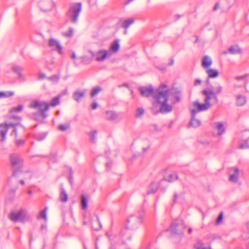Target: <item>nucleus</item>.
Wrapping results in <instances>:
<instances>
[{
    "mask_svg": "<svg viewBox=\"0 0 249 249\" xmlns=\"http://www.w3.org/2000/svg\"><path fill=\"white\" fill-rule=\"evenodd\" d=\"M158 188V185L156 183H152L150 186V189L148 191V194L155 193L157 191Z\"/></svg>",
    "mask_w": 249,
    "mask_h": 249,
    "instance_id": "31",
    "label": "nucleus"
},
{
    "mask_svg": "<svg viewBox=\"0 0 249 249\" xmlns=\"http://www.w3.org/2000/svg\"><path fill=\"white\" fill-rule=\"evenodd\" d=\"M82 8L81 2H73L70 4L67 15L71 18L73 22H77L78 17L82 11Z\"/></svg>",
    "mask_w": 249,
    "mask_h": 249,
    "instance_id": "3",
    "label": "nucleus"
},
{
    "mask_svg": "<svg viewBox=\"0 0 249 249\" xmlns=\"http://www.w3.org/2000/svg\"><path fill=\"white\" fill-rule=\"evenodd\" d=\"M133 0H127L125 2V4L127 5L128 4H129L130 2H131L132 1H133Z\"/></svg>",
    "mask_w": 249,
    "mask_h": 249,
    "instance_id": "53",
    "label": "nucleus"
},
{
    "mask_svg": "<svg viewBox=\"0 0 249 249\" xmlns=\"http://www.w3.org/2000/svg\"><path fill=\"white\" fill-rule=\"evenodd\" d=\"M174 63V60H172L170 63V65H172Z\"/></svg>",
    "mask_w": 249,
    "mask_h": 249,
    "instance_id": "60",
    "label": "nucleus"
},
{
    "mask_svg": "<svg viewBox=\"0 0 249 249\" xmlns=\"http://www.w3.org/2000/svg\"><path fill=\"white\" fill-rule=\"evenodd\" d=\"M216 128L218 130V134L221 135L225 132V128L223 124L221 122H218L215 123Z\"/></svg>",
    "mask_w": 249,
    "mask_h": 249,
    "instance_id": "26",
    "label": "nucleus"
},
{
    "mask_svg": "<svg viewBox=\"0 0 249 249\" xmlns=\"http://www.w3.org/2000/svg\"><path fill=\"white\" fill-rule=\"evenodd\" d=\"M24 141L23 140H17L16 145L18 146L22 145L24 144Z\"/></svg>",
    "mask_w": 249,
    "mask_h": 249,
    "instance_id": "43",
    "label": "nucleus"
},
{
    "mask_svg": "<svg viewBox=\"0 0 249 249\" xmlns=\"http://www.w3.org/2000/svg\"><path fill=\"white\" fill-rule=\"evenodd\" d=\"M196 249H208V248H206V247H202V248H196Z\"/></svg>",
    "mask_w": 249,
    "mask_h": 249,
    "instance_id": "57",
    "label": "nucleus"
},
{
    "mask_svg": "<svg viewBox=\"0 0 249 249\" xmlns=\"http://www.w3.org/2000/svg\"><path fill=\"white\" fill-rule=\"evenodd\" d=\"M144 113V109L142 108H138L137 110L136 115L137 117H140L142 116Z\"/></svg>",
    "mask_w": 249,
    "mask_h": 249,
    "instance_id": "40",
    "label": "nucleus"
},
{
    "mask_svg": "<svg viewBox=\"0 0 249 249\" xmlns=\"http://www.w3.org/2000/svg\"><path fill=\"white\" fill-rule=\"evenodd\" d=\"M89 53L93 57H96L95 59L98 62L104 61L107 57L111 56L110 52L103 49L99 50L95 54L92 51H89Z\"/></svg>",
    "mask_w": 249,
    "mask_h": 249,
    "instance_id": "9",
    "label": "nucleus"
},
{
    "mask_svg": "<svg viewBox=\"0 0 249 249\" xmlns=\"http://www.w3.org/2000/svg\"><path fill=\"white\" fill-rule=\"evenodd\" d=\"M9 126L6 123L0 124V142H3L6 139V136Z\"/></svg>",
    "mask_w": 249,
    "mask_h": 249,
    "instance_id": "14",
    "label": "nucleus"
},
{
    "mask_svg": "<svg viewBox=\"0 0 249 249\" xmlns=\"http://www.w3.org/2000/svg\"><path fill=\"white\" fill-rule=\"evenodd\" d=\"M70 125L69 124H60L59 126V129L61 131H65L67 129L69 128Z\"/></svg>",
    "mask_w": 249,
    "mask_h": 249,
    "instance_id": "39",
    "label": "nucleus"
},
{
    "mask_svg": "<svg viewBox=\"0 0 249 249\" xmlns=\"http://www.w3.org/2000/svg\"><path fill=\"white\" fill-rule=\"evenodd\" d=\"M185 229V226L181 220L174 221L170 228L167 230L173 235H181Z\"/></svg>",
    "mask_w": 249,
    "mask_h": 249,
    "instance_id": "5",
    "label": "nucleus"
},
{
    "mask_svg": "<svg viewBox=\"0 0 249 249\" xmlns=\"http://www.w3.org/2000/svg\"><path fill=\"white\" fill-rule=\"evenodd\" d=\"M143 213V210H142L136 214L131 215L127 220L126 229L132 230L137 228L142 222Z\"/></svg>",
    "mask_w": 249,
    "mask_h": 249,
    "instance_id": "2",
    "label": "nucleus"
},
{
    "mask_svg": "<svg viewBox=\"0 0 249 249\" xmlns=\"http://www.w3.org/2000/svg\"><path fill=\"white\" fill-rule=\"evenodd\" d=\"M193 108L191 109V114L193 115H196L199 111H204L209 109L211 105H209L205 102L204 104H200L196 101L193 103Z\"/></svg>",
    "mask_w": 249,
    "mask_h": 249,
    "instance_id": "7",
    "label": "nucleus"
},
{
    "mask_svg": "<svg viewBox=\"0 0 249 249\" xmlns=\"http://www.w3.org/2000/svg\"><path fill=\"white\" fill-rule=\"evenodd\" d=\"M23 106L22 105H19L18 106V107H14L13 108H12L11 110H10V112H14V111H16V112H20L21 111L22 109H23Z\"/></svg>",
    "mask_w": 249,
    "mask_h": 249,
    "instance_id": "36",
    "label": "nucleus"
},
{
    "mask_svg": "<svg viewBox=\"0 0 249 249\" xmlns=\"http://www.w3.org/2000/svg\"><path fill=\"white\" fill-rule=\"evenodd\" d=\"M97 131L96 130H93L88 133L90 141L92 142H95L97 139Z\"/></svg>",
    "mask_w": 249,
    "mask_h": 249,
    "instance_id": "27",
    "label": "nucleus"
},
{
    "mask_svg": "<svg viewBox=\"0 0 249 249\" xmlns=\"http://www.w3.org/2000/svg\"><path fill=\"white\" fill-rule=\"evenodd\" d=\"M102 90V89L99 87H95L94 88V89H92L91 92V96L93 97H94L95 96H96L99 92L101 91Z\"/></svg>",
    "mask_w": 249,
    "mask_h": 249,
    "instance_id": "32",
    "label": "nucleus"
},
{
    "mask_svg": "<svg viewBox=\"0 0 249 249\" xmlns=\"http://www.w3.org/2000/svg\"><path fill=\"white\" fill-rule=\"evenodd\" d=\"M195 37L196 38V40L195 41V43H197L198 41V37L197 36H196Z\"/></svg>",
    "mask_w": 249,
    "mask_h": 249,
    "instance_id": "55",
    "label": "nucleus"
},
{
    "mask_svg": "<svg viewBox=\"0 0 249 249\" xmlns=\"http://www.w3.org/2000/svg\"><path fill=\"white\" fill-rule=\"evenodd\" d=\"M139 90L144 97L153 96L160 105V110L158 112L161 113H167L172 110V105L168 103L170 91L165 84H161L157 89L156 92L154 90L151 86L140 88Z\"/></svg>",
    "mask_w": 249,
    "mask_h": 249,
    "instance_id": "1",
    "label": "nucleus"
},
{
    "mask_svg": "<svg viewBox=\"0 0 249 249\" xmlns=\"http://www.w3.org/2000/svg\"><path fill=\"white\" fill-rule=\"evenodd\" d=\"M201 82V81L200 80L196 79L195 80V85L196 86L200 84Z\"/></svg>",
    "mask_w": 249,
    "mask_h": 249,
    "instance_id": "49",
    "label": "nucleus"
},
{
    "mask_svg": "<svg viewBox=\"0 0 249 249\" xmlns=\"http://www.w3.org/2000/svg\"><path fill=\"white\" fill-rule=\"evenodd\" d=\"M127 31L125 29V31L124 32V34L126 35V34H127Z\"/></svg>",
    "mask_w": 249,
    "mask_h": 249,
    "instance_id": "62",
    "label": "nucleus"
},
{
    "mask_svg": "<svg viewBox=\"0 0 249 249\" xmlns=\"http://www.w3.org/2000/svg\"><path fill=\"white\" fill-rule=\"evenodd\" d=\"M40 9L44 12L49 11L53 7V3L52 0H41L38 3Z\"/></svg>",
    "mask_w": 249,
    "mask_h": 249,
    "instance_id": "11",
    "label": "nucleus"
},
{
    "mask_svg": "<svg viewBox=\"0 0 249 249\" xmlns=\"http://www.w3.org/2000/svg\"><path fill=\"white\" fill-rule=\"evenodd\" d=\"M45 77V75L44 74H43V73H40L39 75H38V79L39 80H42L43 79V78H44Z\"/></svg>",
    "mask_w": 249,
    "mask_h": 249,
    "instance_id": "47",
    "label": "nucleus"
},
{
    "mask_svg": "<svg viewBox=\"0 0 249 249\" xmlns=\"http://www.w3.org/2000/svg\"><path fill=\"white\" fill-rule=\"evenodd\" d=\"M49 46L53 51H57L59 53H62V47L59 43L53 38H51L49 40Z\"/></svg>",
    "mask_w": 249,
    "mask_h": 249,
    "instance_id": "13",
    "label": "nucleus"
},
{
    "mask_svg": "<svg viewBox=\"0 0 249 249\" xmlns=\"http://www.w3.org/2000/svg\"><path fill=\"white\" fill-rule=\"evenodd\" d=\"M174 97L177 101H179L180 100V93H179V92H176L174 94Z\"/></svg>",
    "mask_w": 249,
    "mask_h": 249,
    "instance_id": "45",
    "label": "nucleus"
},
{
    "mask_svg": "<svg viewBox=\"0 0 249 249\" xmlns=\"http://www.w3.org/2000/svg\"><path fill=\"white\" fill-rule=\"evenodd\" d=\"M71 59H74L76 58V55H75V54L74 53H73L71 56Z\"/></svg>",
    "mask_w": 249,
    "mask_h": 249,
    "instance_id": "51",
    "label": "nucleus"
},
{
    "mask_svg": "<svg viewBox=\"0 0 249 249\" xmlns=\"http://www.w3.org/2000/svg\"><path fill=\"white\" fill-rule=\"evenodd\" d=\"M50 104L42 101H35L30 105L31 108H37L44 115L45 111L48 109Z\"/></svg>",
    "mask_w": 249,
    "mask_h": 249,
    "instance_id": "10",
    "label": "nucleus"
},
{
    "mask_svg": "<svg viewBox=\"0 0 249 249\" xmlns=\"http://www.w3.org/2000/svg\"><path fill=\"white\" fill-rule=\"evenodd\" d=\"M47 79L50 81L57 82L59 79V76L57 75H53L50 77H47Z\"/></svg>",
    "mask_w": 249,
    "mask_h": 249,
    "instance_id": "35",
    "label": "nucleus"
},
{
    "mask_svg": "<svg viewBox=\"0 0 249 249\" xmlns=\"http://www.w3.org/2000/svg\"><path fill=\"white\" fill-rule=\"evenodd\" d=\"M98 223H99V226H100V227H101V224H100V222L98 221Z\"/></svg>",
    "mask_w": 249,
    "mask_h": 249,
    "instance_id": "63",
    "label": "nucleus"
},
{
    "mask_svg": "<svg viewBox=\"0 0 249 249\" xmlns=\"http://www.w3.org/2000/svg\"><path fill=\"white\" fill-rule=\"evenodd\" d=\"M134 23V19L132 18H129L124 20L122 24V27L125 30H127V29Z\"/></svg>",
    "mask_w": 249,
    "mask_h": 249,
    "instance_id": "24",
    "label": "nucleus"
},
{
    "mask_svg": "<svg viewBox=\"0 0 249 249\" xmlns=\"http://www.w3.org/2000/svg\"><path fill=\"white\" fill-rule=\"evenodd\" d=\"M203 94L205 95V102L209 105H211L210 100L214 104H217L218 102V99L217 95L214 93L213 89H204L202 91Z\"/></svg>",
    "mask_w": 249,
    "mask_h": 249,
    "instance_id": "8",
    "label": "nucleus"
},
{
    "mask_svg": "<svg viewBox=\"0 0 249 249\" xmlns=\"http://www.w3.org/2000/svg\"><path fill=\"white\" fill-rule=\"evenodd\" d=\"M219 7V3H217L215 4L214 6L213 7V10L215 11Z\"/></svg>",
    "mask_w": 249,
    "mask_h": 249,
    "instance_id": "50",
    "label": "nucleus"
},
{
    "mask_svg": "<svg viewBox=\"0 0 249 249\" xmlns=\"http://www.w3.org/2000/svg\"><path fill=\"white\" fill-rule=\"evenodd\" d=\"M212 63L211 58L208 55L204 56L202 60V66L206 70L210 68Z\"/></svg>",
    "mask_w": 249,
    "mask_h": 249,
    "instance_id": "16",
    "label": "nucleus"
},
{
    "mask_svg": "<svg viewBox=\"0 0 249 249\" xmlns=\"http://www.w3.org/2000/svg\"><path fill=\"white\" fill-rule=\"evenodd\" d=\"M13 91H3L0 92V98H7L12 96L14 95Z\"/></svg>",
    "mask_w": 249,
    "mask_h": 249,
    "instance_id": "30",
    "label": "nucleus"
},
{
    "mask_svg": "<svg viewBox=\"0 0 249 249\" xmlns=\"http://www.w3.org/2000/svg\"><path fill=\"white\" fill-rule=\"evenodd\" d=\"M247 100L246 97L242 95H237L236 98V105L237 106H243L246 104Z\"/></svg>",
    "mask_w": 249,
    "mask_h": 249,
    "instance_id": "20",
    "label": "nucleus"
},
{
    "mask_svg": "<svg viewBox=\"0 0 249 249\" xmlns=\"http://www.w3.org/2000/svg\"><path fill=\"white\" fill-rule=\"evenodd\" d=\"M59 97H55L53 99L52 102L50 103H48V104H50V106L54 107V106L57 105L59 104Z\"/></svg>",
    "mask_w": 249,
    "mask_h": 249,
    "instance_id": "34",
    "label": "nucleus"
},
{
    "mask_svg": "<svg viewBox=\"0 0 249 249\" xmlns=\"http://www.w3.org/2000/svg\"><path fill=\"white\" fill-rule=\"evenodd\" d=\"M95 248H96V249H97V245L96 244L95 245Z\"/></svg>",
    "mask_w": 249,
    "mask_h": 249,
    "instance_id": "64",
    "label": "nucleus"
},
{
    "mask_svg": "<svg viewBox=\"0 0 249 249\" xmlns=\"http://www.w3.org/2000/svg\"><path fill=\"white\" fill-rule=\"evenodd\" d=\"M118 115L117 113L112 110L107 111L105 113V119L108 120H114L117 119Z\"/></svg>",
    "mask_w": 249,
    "mask_h": 249,
    "instance_id": "21",
    "label": "nucleus"
},
{
    "mask_svg": "<svg viewBox=\"0 0 249 249\" xmlns=\"http://www.w3.org/2000/svg\"><path fill=\"white\" fill-rule=\"evenodd\" d=\"M192 229L191 228H190L188 230V233L191 234L192 233Z\"/></svg>",
    "mask_w": 249,
    "mask_h": 249,
    "instance_id": "56",
    "label": "nucleus"
},
{
    "mask_svg": "<svg viewBox=\"0 0 249 249\" xmlns=\"http://www.w3.org/2000/svg\"><path fill=\"white\" fill-rule=\"evenodd\" d=\"M178 177L176 172H171L164 177V179L169 182L178 179Z\"/></svg>",
    "mask_w": 249,
    "mask_h": 249,
    "instance_id": "17",
    "label": "nucleus"
},
{
    "mask_svg": "<svg viewBox=\"0 0 249 249\" xmlns=\"http://www.w3.org/2000/svg\"><path fill=\"white\" fill-rule=\"evenodd\" d=\"M222 219H223V213H221L216 220V223L218 224L220 223L222 220Z\"/></svg>",
    "mask_w": 249,
    "mask_h": 249,
    "instance_id": "44",
    "label": "nucleus"
},
{
    "mask_svg": "<svg viewBox=\"0 0 249 249\" xmlns=\"http://www.w3.org/2000/svg\"><path fill=\"white\" fill-rule=\"evenodd\" d=\"M239 171V169L236 167L231 168L229 170V180L231 182H237L238 180Z\"/></svg>",
    "mask_w": 249,
    "mask_h": 249,
    "instance_id": "12",
    "label": "nucleus"
},
{
    "mask_svg": "<svg viewBox=\"0 0 249 249\" xmlns=\"http://www.w3.org/2000/svg\"><path fill=\"white\" fill-rule=\"evenodd\" d=\"M206 71L210 78H215L218 76L219 72L216 70L209 68L206 70Z\"/></svg>",
    "mask_w": 249,
    "mask_h": 249,
    "instance_id": "23",
    "label": "nucleus"
},
{
    "mask_svg": "<svg viewBox=\"0 0 249 249\" xmlns=\"http://www.w3.org/2000/svg\"><path fill=\"white\" fill-rule=\"evenodd\" d=\"M247 226L248 229L249 230V222L247 223Z\"/></svg>",
    "mask_w": 249,
    "mask_h": 249,
    "instance_id": "61",
    "label": "nucleus"
},
{
    "mask_svg": "<svg viewBox=\"0 0 249 249\" xmlns=\"http://www.w3.org/2000/svg\"><path fill=\"white\" fill-rule=\"evenodd\" d=\"M196 115H193V114H191L192 117L190 122V125L194 127H198L201 124L200 121L196 118Z\"/></svg>",
    "mask_w": 249,
    "mask_h": 249,
    "instance_id": "22",
    "label": "nucleus"
},
{
    "mask_svg": "<svg viewBox=\"0 0 249 249\" xmlns=\"http://www.w3.org/2000/svg\"><path fill=\"white\" fill-rule=\"evenodd\" d=\"M20 183L22 185H24L25 184L24 181L23 180H20Z\"/></svg>",
    "mask_w": 249,
    "mask_h": 249,
    "instance_id": "58",
    "label": "nucleus"
},
{
    "mask_svg": "<svg viewBox=\"0 0 249 249\" xmlns=\"http://www.w3.org/2000/svg\"><path fill=\"white\" fill-rule=\"evenodd\" d=\"M243 78V77H236L237 80H240L241 79Z\"/></svg>",
    "mask_w": 249,
    "mask_h": 249,
    "instance_id": "59",
    "label": "nucleus"
},
{
    "mask_svg": "<svg viewBox=\"0 0 249 249\" xmlns=\"http://www.w3.org/2000/svg\"><path fill=\"white\" fill-rule=\"evenodd\" d=\"M12 70L14 72L17 73L19 76H21L22 71V68L18 65H13L12 67Z\"/></svg>",
    "mask_w": 249,
    "mask_h": 249,
    "instance_id": "28",
    "label": "nucleus"
},
{
    "mask_svg": "<svg viewBox=\"0 0 249 249\" xmlns=\"http://www.w3.org/2000/svg\"><path fill=\"white\" fill-rule=\"evenodd\" d=\"M92 108L95 109L97 107V104L96 102L93 103L91 105Z\"/></svg>",
    "mask_w": 249,
    "mask_h": 249,
    "instance_id": "48",
    "label": "nucleus"
},
{
    "mask_svg": "<svg viewBox=\"0 0 249 249\" xmlns=\"http://www.w3.org/2000/svg\"><path fill=\"white\" fill-rule=\"evenodd\" d=\"M68 199V196L64 189H61V193L59 196V199L62 202H66Z\"/></svg>",
    "mask_w": 249,
    "mask_h": 249,
    "instance_id": "25",
    "label": "nucleus"
},
{
    "mask_svg": "<svg viewBox=\"0 0 249 249\" xmlns=\"http://www.w3.org/2000/svg\"><path fill=\"white\" fill-rule=\"evenodd\" d=\"M47 210V208H45L44 209L41 210L39 213V217L44 220H46L47 218V217H46Z\"/></svg>",
    "mask_w": 249,
    "mask_h": 249,
    "instance_id": "33",
    "label": "nucleus"
},
{
    "mask_svg": "<svg viewBox=\"0 0 249 249\" xmlns=\"http://www.w3.org/2000/svg\"><path fill=\"white\" fill-rule=\"evenodd\" d=\"M120 49V45L118 40H115L112 44L108 52H110L111 53V56L113 53H117Z\"/></svg>",
    "mask_w": 249,
    "mask_h": 249,
    "instance_id": "18",
    "label": "nucleus"
},
{
    "mask_svg": "<svg viewBox=\"0 0 249 249\" xmlns=\"http://www.w3.org/2000/svg\"><path fill=\"white\" fill-rule=\"evenodd\" d=\"M111 163H109V162L107 163V164H106L107 167L110 168L111 166Z\"/></svg>",
    "mask_w": 249,
    "mask_h": 249,
    "instance_id": "54",
    "label": "nucleus"
},
{
    "mask_svg": "<svg viewBox=\"0 0 249 249\" xmlns=\"http://www.w3.org/2000/svg\"><path fill=\"white\" fill-rule=\"evenodd\" d=\"M11 164L14 168L13 176H17L18 170L23 166V160L21 156L18 154H11L10 155Z\"/></svg>",
    "mask_w": 249,
    "mask_h": 249,
    "instance_id": "4",
    "label": "nucleus"
},
{
    "mask_svg": "<svg viewBox=\"0 0 249 249\" xmlns=\"http://www.w3.org/2000/svg\"><path fill=\"white\" fill-rule=\"evenodd\" d=\"M85 95L84 90L76 91L73 93V98L77 102H79Z\"/></svg>",
    "mask_w": 249,
    "mask_h": 249,
    "instance_id": "19",
    "label": "nucleus"
},
{
    "mask_svg": "<svg viewBox=\"0 0 249 249\" xmlns=\"http://www.w3.org/2000/svg\"><path fill=\"white\" fill-rule=\"evenodd\" d=\"M46 136V135L45 134H41L39 135H36L35 136L36 139L37 141H42L43 140Z\"/></svg>",
    "mask_w": 249,
    "mask_h": 249,
    "instance_id": "38",
    "label": "nucleus"
},
{
    "mask_svg": "<svg viewBox=\"0 0 249 249\" xmlns=\"http://www.w3.org/2000/svg\"><path fill=\"white\" fill-rule=\"evenodd\" d=\"M9 218L14 222L20 221L23 222L29 219V216L27 211L22 209L17 213H12L9 215Z\"/></svg>",
    "mask_w": 249,
    "mask_h": 249,
    "instance_id": "6",
    "label": "nucleus"
},
{
    "mask_svg": "<svg viewBox=\"0 0 249 249\" xmlns=\"http://www.w3.org/2000/svg\"><path fill=\"white\" fill-rule=\"evenodd\" d=\"M73 34V30L70 29L68 32L64 33V35L65 36H67L68 37H71L72 36Z\"/></svg>",
    "mask_w": 249,
    "mask_h": 249,
    "instance_id": "41",
    "label": "nucleus"
},
{
    "mask_svg": "<svg viewBox=\"0 0 249 249\" xmlns=\"http://www.w3.org/2000/svg\"><path fill=\"white\" fill-rule=\"evenodd\" d=\"M27 193L30 196H31L33 194L31 190H29L27 191Z\"/></svg>",
    "mask_w": 249,
    "mask_h": 249,
    "instance_id": "52",
    "label": "nucleus"
},
{
    "mask_svg": "<svg viewBox=\"0 0 249 249\" xmlns=\"http://www.w3.org/2000/svg\"><path fill=\"white\" fill-rule=\"evenodd\" d=\"M179 196L177 193H175L173 196V201L175 203L178 202Z\"/></svg>",
    "mask_w": 249,
    "mask_h": 249,
    "instance_id": "42",
    "label": "nucleus"
},
{
    "mask_svg": "<svg viewBox=\"0 0 249 249\" xmlns=\"http://www.w3.org/2000/svg\"><path fill=\"white\" fill-rule=\"evenodd\" d=\"M228 52L231 54H240L242 53V49L237 45L231 46L229 48L228 52H224L223 53L227 54Z\"/></svg>",
    "mask_w": 249,
    "mask_h": 249,
    "instance_id": "15",
    "label": "nucleus"
},
{
    "mask_svg": "<svg viewBox=\"0 0 249 249\" xmlns=\"http://www.w3.org/2000/svg\"><path fill=\"white\" fill-rule=\"evenodd\" d=\"M249 148V145L247 143L242 144L240 145V148L245 149Z\"/></svg>",
    "mask_w": 249,
    "mask_h": 249,
    "instance_id": "46",
    "label": "nucleus"
},
{
    "mask_svg": "<svg viewBox=\"0 0 249 249\" xmlns=\"http://www.w3.org/2000/svg\"><path fill=\"white\" fill-rule=\"evenodd\" d=\"M222 90V87L221 86H218L214 88V93H215V95H217V94H218L220 93Z\"/></svg>",
    "mask_w": 249,
    "mask_h": 249,
    "instance_id": "37",
    "label": "nucleus"
},
{
    "mask_svg": "<svg viewBox=\"0 0 249 249\" xmlns=\"http://www.w3.org/2000/svg\"><path fill=\"white\" fill-rule=\"evenodd\" d=\"M88 200L84 195L81 196V205L83 210H86L88 207Z\"/></svg>",
    "mask_w": 249,
    "mask_h": 249,
    "instance_id": "29",
    "label": "nucleus"
}]
</instances>
